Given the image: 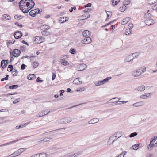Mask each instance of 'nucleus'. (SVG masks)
Listing matches in <instances>:
<instances>
[{
	"label": "nucleus",
	"instance_id": "obj_1",
	"mask_svg": "<svg viewBox=\"0 0 157 157\" xmlns=\"http://www.w3.org/2000/svg\"><path fill=\"white\" fill-rule=\"evenodd\" d=\"M21 53V51L20 50L17 49H14L12 52L10 53V54H12L14 57H17L20 55Z\"/></svg>",
	"mask_w": 157,
	"mask_h": 157
},
{
	"label": "nucleus",
	"instance_id": "obj_2",
	"mask_svg": "<svg viewBox=\"0 0 157 157\" xmlns=\"http://www.w3.org/2000/svg\"><path fill=\"white\" fill-rule=\"evenodd\" d=\"M117 137V136H114V135H112L111 136L107 142V144L110 145L111 144H113L114 142L117 139L116 138Z\"/></svg>",
	"mask_w": 157,
	"mask_h": 157
},
{
	"label": "nucleus",
	"instance_id": "obj_3",
	"mask_svg": "<svg viewBox=\"0 0 157 157\" xmlns=\"http://www.w3.org/2000/svg\"><path fill=\"white\" fill-rule=\"evenodd\" d=\"M67 55H63V57H61L59 60V62L61 63L63 65L65 66L69 64L68 62L66 61L65 59V57H67Z\"/></svg>",
	"mask_w": 157,
	"mask_h": 157
},
{
	"label": "nucleus",
	"instance_id": "obj_4",
	"mask_svg": "<svg viewBox=\"0 0 157 157\" xmlns=\"http://www.w3.org/2000/svg\"><path fill=\"white\" fill-rule=\"evenodd\" d=\"M134 59V57L133 56V54L131 53L124 59V61L125 62H128L132 61Z\"/></svg>",
	"mask_w": 157,
	"mask_h": 157
},
{
	"label": "nucleus",
	"instance_id": "obj_5",
	"mask_svg": "<svg viewBox=\"0 0 157 157\" xmlns=\"http://www.w3.org/2000/svg\"><path fill=\"white\" fill-rule=\"evenodd\" d=\"M91 42V39L90 37H85L83 39L82 42L84 44H87Z\"/></svg>",
	"mask_w": 157,
	"mask_h": 157
},
{
	"label": "nucleus",
	"instance_id": "obj_6",
	"mask_svg": "<svg viewBox=\"0 0 157 157\" xmlns=\"http://www.w3.org/2000/svg\"><path fill=\"white\" fill-rule=\"evenodd\" d=\"M144 22L148 25H150L154 24V21L152 19H147L145 20Z\"/></svg>",
	"mask_w": 157,
	"mask_h": 157
},
{
	"label": "nucleus",
	"instance_id": "obj_7",
	"mask_svg": "<svg viewBox=\"0 0 157 157\" xmlns=\"http://www.w3.org/2000/svg\"><path fill=\"white\" fill-rule=\"evenodd\" d=\"M22 36V33L21 31H17L14 33V36L15 39H19Z\"/></svg>",
	"mask_w": 157,
	"mask_h": 157
},
{
	"label": "nucleus",
	"instance_id": "obj_8",
	"mask_svg": "<svg viewBox=\"0 0 157 157\" xmlns=\"http://www.w3.org/2000/svg\"><path fill=\"white\" fill-rule=\"evenodd\" d=\"M40 36H37L33 38V43L36 44H39L42 42V41L40 40Z\"/></svg>",
	"mask_w": 157,
	"mask_h": 157
},
{
	"label": "nucleus",
	"instance_id": "obj_9",
	"mask_svg": "<svg viewBox=\"0 0 157 157\" xmlns=\"http://www.w3.org/2000/svg\"><path fill=\"white\" fill-rule=\"evenodd\" d=\"M46 112L47 111L42 110L36 116L38 117H41L44 115L48 114L50 112V111H48L47 113L45 114V112Z\"/></svg>",
	"mask_w": 157,
	"mask_h": 157
},
{
	"label": "nucleus",
	"instance_id": "obj_10",
	"mask_svg": "<svg viewBox=\"0 0 157 157\" xmlns=\"http://www.w3.org/2000/svg\"><path fill=\"white\" fill-rule=\"evenodd\" d=\"M21 153L20 152L17 150L15 151L13 153L7 157H15L20 155Z\"/></svg>",
	"mask_w": 157,
	"mask_h": 157
},
{
	"label": "nucleus",
	"instance_id": "obj_11",
	"mask_svg": "<svg viewBox=\"0 0 157 157\" xmlns=\"http://www.w3.org/2000/svg\"><path fill=\"white\" fill-rule=\"evenodd\" d=\"M82 34L84 38L89 37L90 35V33L89 31L87 30H85L83 32Z\"/></svg>",
	"mask_w": 157,
	"mask_h": 157
},
{
	"label": "nucleus",
	"instance_id": "obj_12",
	"mask_svg": "<svg viewBox=\"0 0 157 157\" xmlns=\"http://www.w3.org/2000/svg\"><path fill=\"white\" fill-rule=\"evenodd\" d=\"M67 18L68 19V17H60L59 20V23H63L67 21V20L66 19Z\"/></svg>",
	"mask_w": 157,
	"mask_h": 157
},
{
	"label": "nucleus",
	"instance_id": "obj_13",
	"mask_svg": "<svg viewBox=\"0 0 157 157\" xmlns=\"http://www.w3.org/2000/svg\"><path fill=\"white\" fill-rule=\"evenodd\" d=\"M30 8H29V7H21V9H20L22 11V12L24 13H26L28 12L30 9H31L32 8H30Z\"/></svg>",
	"mask_w": 157,
	"mask_h": 157
},
{
	"label": "nucleus",
	"instance_id": "obj_14",
	"mask_svg": "<svg viewBox=\"0 0 157 157\" xmlns=\"http://www.w3.org/2000/svg\"><path fill=\"white\" fill-rule=\"evenodd\" d=\"M145 89V87L144 85H142L139 86L135 89V90L140 91H144Z\"/></svg>",
	"mask_w": 157,
	"mask_h": 157
},
{
	"label": "nucleus",
	"instance_id": "obj_15",
	"mask_svg": "<svg viewBox=\"0 0 157 157\" xmlns=\"http://www.w3.org/2000/svg\"><path fill=\"white\" fill-rule=\"evenodd\" d=\"M63 119L64 124L68 123L71 122L72 121V118L70 117H67L63 118Z\"/></svg>",
	"mask_w": 157,
	"mask_h": 157
},
{
	"label": "nucleus",
	"instance_id": "obj_16",
	"mask_svg": "<svg viewBox=\"0 0 157 157\" xmlns=\"http://www.w3.org/2000/svg\"><path fill=\"white\" fill-rule=\"evenodd\" d=\"M99 120L97 118H94L90 120L88 122V124H95L98 122Z\"/></svg>",
	"mask_w": 157,
	"mask_h": 157
},
{
	"label": "nucleus",
	"instance_id": "obj_17",
	"mask_svg": "<svg viewBox=\"0 0 157 157\" xmlns=\"http://www.w3.org/2000/svg\"><path fill=\"white\" fill-rule=\"evenodd\" d=\"M151 95V94L150 93H146L142 95L140 97V98L142 99H146L150 95Z\"/></svg>",
	"mask_w": 157,
	"mask_h": 157
},
{
	"label": "nucleus",
	"instance_id": "obj_18",
	"mask_svg": "<svg viewBox=\"0 0 157 157\" xmlns=\"http://www.w3.org/2000/svg\"><path fill=\"white\" fill-rule=\"evenodd\" d=\"M130 18L129 17H126L121 21V24L122 25H124L127 24L130 20Z\"/></svg>",
	"mask_w": 157,
	"mask_h": 157
},
{
	"label": "nucleus",
	"instance_id": "obj_19",
	"mask_svg": "<svg viewBox=\"0 0 157 157\" xmlns=\"http://www.w3.org/2000/svg\"><path fill=\"white\" fill-rule=\"evenodd\" d=\"M19 140L17 139L16 140H13V141L9 142H8L7 143H5L4 144H3L1 145H0V147L11 144H12V143H15V142H16L18 141Z\"/></svg>",
	"mask_w": 157,
	"mask_h": 157
},
{
	"label": "nucleus",
	"instance_id": "obj_20",
	"mask_svg": "<svg viewBox=\"0 0 157 157\" xmlns=\"http://www.w3.org/2000/svg\"><path fill=\"white\" fill-rule=\"evenodd\" d=\"M144 105V102L143 101H140L134 103L133 105L134 107H139L143 105Z\"/></svg>",
	"mask_w": 157,
	"mask_h": 157
},
{
	"label": "nucleus",
	"instance_id": "obj_21",
	"mask_svg": "<svg viewBox=\"0 0 157 157\" xmlns=\"http://www.w3.org/2000/svg\"><path fill=\"white\" fill-rule=\"evenodd\" d=\"M28 2V0H21L19 3L20 8L21 9V7H23V3H26Z\"/></svg>",
	"mask_w": 157,
	"mask_h": 157
},
{
	"label": "nucleus",
	"instance_id": "obj_22",
	"mask_svg": "<svg viewBox=\"0 0 157 157\" xmlns=\"http://www.w3.org/2000/svg\"><path fill=\"white\" fill-rule=\"evenodd\" d=\"M36 78V76L34 74H30L27 76V78L29 80L33 79Z\"/></svg>",
	"mask_w": 157,
	"mask_h": 157
},
{
	"label": "nucleus",
	"instance_id": "obj_23",
	"mask_svg": "<svg viewBox=\"0 0 157 157\" xmlns=\"http://www.w3.org/2000/svg\"><path fill=\"white\" fill-rule=\"evenodd\" d=\"M150 142L151 143H153L155 142V145L157 146V136H155L153 138H152Z\"/></svg>",
	"mask_w": 157,
	"mask_h": 157
},
{
	"label": "nucleus",
	"instance_id": "obj_24",
	"mask_svg": "<svg viewBox=\"0 0 157 157\" xmlns=\"http://www.w3.org/2000/svg\"><path fill=\"white\" fill-rule=\"evenodd\" d=\"M155 145V144H154L153 143L150 142V144H149L147 147L148 150L149 151L152 150L153 149V147Z\"/></svg>",
	"mask_w": 157,
	"mask_h": 157
},
{
	"label": "nucleus",
	"instance_id": "obj_25",
	"mask_svg": "<svg viewBox=\"0 0 157 157\" xmlns=\"http://www.w3.org/2000/svg\"><path fill=\"white\" fill-rule=\"evenodd\" d=\"M49 26L46 25H43L40 26V28L43 30H48L49 29Z\"/></svg>",
	"mask_w": 157,
	"mask_h": 157
},
{
	"label": "nucleus",
	"instance_id": "obj_26",
	"mask_svg": "<svg viewBox=\"0 0 157 157\" xmlns=\"http://www.w3.org/2000/svg\"><path fill=\"white\" fill-rule=\"evenodd\" d=\"M111 77H108L106 78L105 79H104L103 80H101L102 82V83H103V84H104L105 83H107L109 81V80L111 78Z\"/></svg>",
	"mask_w": 157,
	"mask_h": 157
},
{
	"label": "nucleus",
	"instance_id": "obj_27",
	"mask_svg": "<svg viewBox=\"0 0 157 157\" xmlns=\"http://www.w3.org/2000/svg\"><path fill=\"white\" fill-rule=\"evenodd\" d=\"M47 30H43L42 31L41 33L42 35L44 36H48L50 34V33L47 31Z\"/></svg>",
	"mask_w": 157,
	"mask_h": 157
},
{
	"label": "nucleus",
	"instance_id": "obj_28",
	"mask_svg": "<svg viewBox=\"0 0 157 157\" xmlns=\"http://www.w3.org/2000/svg\"><path fill=\"white\" fill-rule=\"evenodd\" d=\"M28 2L30 3V5L31 4V5L30 6V8H33L35 5V3L32 0H28Z\"/></svg>",
	"mask_w": 157,
	"mask_h": 157
},
{
	"label": "nucleus",
	"instance_id": "obj_29",
	"mask_svg": "<svg viewBox=\"0 0 157 157\" xmlns=\"http://www.w3.org/2000/svg\"><path fill=\"white\" fill-rule=\"evenodd\" d=\"M149 12V10H148V11L144 15V17L145 18L147 17H151L152 15Z\"/></svg>",
	"mask_w": 157,
	"mask_h": 157
},
{
	"label": "nucleus",
	"instance_id": "obj_30",
	"mask_svg": "<svg viewBox=\"0 0 157 157\" xmlns=\"http://www.w3.org/2000/svg\"><path fill=\"white\" fill-rule=\"evenodd\" d=\"M56 123L59 124H64L63 118H62L57 120L56 121Z\"/></svg>",
	"mask_w": 157,
	"mask_h": 157
},
{
	"label": "nucleus",
	"instance_id": "obj_31",
	"mask_svg": "<svg viewBox=\"0 0 157 157\" xmlns=\"http://www.w3.org/2000/svg\"><path fill=\"white\" fill-rule=\"evenodd\" d=\"M80 79V78H78L75 79L73 81V83L75 84H78L79 82H80L79 81H78V79Z\"/></svg>",
	"mask_w": 157,
	"mask_h": 157
},
{
	"label": "nucleus",
	"instance_id": "obj_32",
	"mask_svg": "<svg viewBox=\"0 0 157 157\" xmlns=\"http://www.w3.org/2000/svg\"><path fill=\"white\" fill-rule=\"evenodd\" d=\"M39 63L37 62H33L32 63V65L34 68H36L38 65Z\"/></svg>",
	"mask_w": 157,
	"mask_h": 157
},
{
	"label": "nucleus",
	"instance_id": "obj_33",
	"mask_svg": "<svg viewBox=\"0 0 157 157\" xmlns=\"http://www.w3.org/2000/svg\"><path fill=\"white\" fill-rule=\"evenodd\" d=\"M126 9V6L125 5H123L121 7H120L119 10L121 12L124 11Z\"/></svg>",
	"mask_w": 157,
	"mask_h": 157
},
{
	"label": "nucleus",
	"instance_id": "obj_34",
	"mask_svg": "<svg viewBox=\"0 0 157 157\" xmlns=\"http://www.w3.org/2000/svg\"><path fill=\"white\" fill-rule=\"evenodd\" d=\"M94 84L96 86H99L103 85L101 80L95 82H94Z\"/></svg>",
	"mask_w": 157,
	"mask_h": 157
},
{
	"label": "nucleus",
	"instance_id": "obj_35",
	"mask_svg": "<svg viewBox=\"0 0 157 157\" xmlns=\"http://www.w3.org/2000/svg\"><path fill=\"white\" fill-rule=\"evenodd\" d=\"M157 2V0H147V2L149 4L152 5Z\"/></svg>",
	"mask_w": 157,
	"mask_h": 157
},
{
	"label": "nucleus",
	"instance_id": "obj_36",
	"mask_svg": "<svg viewBox=\"0 0 157 157\" xmlns=\"http://www.w3.org/2000/svg\"><path fill=\"white\" fill-rule=\"evenodd\" d=\"M120 2V0H112V4L113 5H117Z\"/></svg>",
	"mask_w": 157,
	"mask_h": 157
},
{
	"label": "nucleus",
	"instance_id": "obj_37",
	"mask_svg": "<svg viewBox=\"0 0 157 157\" xmlns=\"http://www.w3.org/2000/svg\"><path fill=\"white\" fill-rule=\"evenodd\" d=\"M19 87L18 85H14L10 86L9 87V89H16Z\"/></svg>",
	"mask_w": 157,
	"mask_h": 157
},
{
	"label": "nucleus",
	"instance_id": "obj_38",
	"mask_svg": "<svg viewBox=\"0 0 157 157\" xmlns=\"http://www.w3.org/2000/svg\"><path fill=\"white\" fill-rule=\"evenodd\" d=\"M23 16L17 14L14 16V18L16 19L19 20L23 18Z\"/></svg>",
	"mask_w": 157,
	"mask_h": 157
},
{
	"label": "nucleus",
	"instance_id": "obj_39",
	"mask_svg": "<svg viewBox=\"0 0 157 157\" xmlns=\"http://www.w3.org/2000/svg\"><path fill=\"white\" fill-rule=\"evenodd\" d=\"M105 11L106 13H107V11ZM108 13H107V17L105 20V21H106L108 20L109 19V16L110 15V16H111L112 14V13L111 12L108 11Z\"/></svg>",
	"mask_w": 157,
	"mask_h": 157
},
{
	"label": "nucleus",
	"instance_id": "obj_40",
	"mask_svg": "<svg viewBox=\"0 0 157 157\" xmlns=\"http://www.w3.org/2000/svg\"><path fill=\"white\" fill-rule=\"evenodd\" d=\"M142 73L146 71V67L144 66H143L139 69Z\"/></svg>",
	"mask_w": 157,
	"mask_h": 157
},
{
	"label": "nucleus",
	"instance_id": "obj_41",
	"mask_svg": "<svg viewBox=\"0 0 157 157\" xmlns=\"http://www.w3.org/2000/svg\"><path fill=\"white\" fill-rule=\"evenodd\" d=\"M35 11H34V10H31L29 12V15L32 17H35L36 16L35 13H34Z\"/></svg>",
	"mask_w": 157,
	"mask_h": 157
},
{
	"label": "nucleus",
	"instance_id": "obj_42",
	"mask_svg": "<svg viewBox=\"0 0 157 157\" xmlns=\"http://www.w3.org/2000/svg\"><path fill=\"white\" fill-rule=\"evenodd\" d=\"M8 68H9V69H7V71H12L13 69V65H9Z\"/></svg>",
	"mask_w": 157,
	"mask_h": 157
},
{
	"label": "nucleus",
	"instance_id": "obj_43",
	"mask_svg": "<svg viewBox=\"0 0 157 157\" xmlns=\"http://www.w3.org/2000/svg\"><path fill=\"white\" fill-rule=\"evenodd\" d=\"M137 133L136 132H134L131 133L129 135V137L130 138L133 137L137 135Z\"/></svg>",
	"mask_w": 157,
	"mask_h": 157
},
{
	"label": "nucleus",
	"instance_id": "obj_44",
	"mask_svg": "<svg viewBox=\"0 0 157 157\" xmlns=\"http://www.w3.org/2000/svg\"><path fill=\"white\" fill-rule=\"evenodd\" d=\"M3 17L5 18V19L7 20H10L11 19L10 16L6 14H4L3 15Z\"/></svg>",
	"mask_w": 157,
	"mask_h": 157
},
{
	"label": "nucleus",
	"instance_id": "obj_45",
	"mask_svg": "<svg viewBox=\"0 0 157 157\" xmlns=\"http://www.w3.org/2000/svg\"><path fill=\"white\" fill-rule=\"evenodd\" d=\"M38 157H46V155L44 153H41L38 154Z\"/></svg>",
	"mask_w": 157,
	"mask_h": 157
},
{
	"label": "nucleus",
	"instance_id": "obj_46",
	"mask_svg": "<svg viewBox=\"0 0 157 157\" xmlns=\"http://www.w3.org/2000/svg\"><path fill=\"white\" fill-rule=\"evenodd\" d=\"M140 145V144H135L132 146V147L134 150H136L138 149L139 146Z\"/></svg>",
	"mask_w": 157,
	"mask_h": 157
},
{
	"label": "nucleus",
	"instance_id": "obj_47",
	"mask_svg": "<svg viewBox=\"0 0 157 157\" xmlns=\"http://www.w3.org/2000/svg\"><path fill=\"white\" fill-rule=\"evenodd\" d=\"M72 54H75L76 53V51L75 49L74 48H71L69 51Z\"/></svg>",
	"mask_w": 157,
	"mask_h": 157
},
{
	"label": "nucleus",
	"instance_id": "obj_48",
	"mask_svg": "<svg viewBox=\"0 0 157 157\" xmlns=\"http://www.w3.org/2000/svg\"><path fill=\"white\" fill-rule=\"evenodd\" d=\"M79 67H84V68H83V69H79V70H78V71H81L85 69V68L86 67V64H82L80 65Z\"/></svg>",
	"mask_w": 157,
	"mask_h": 157
},
{
	"label": "nucleus",
	"instance_id": "obj_49",
	"mask_svg": "<svg viewBox=\"0 0 157 157\" xmlns=\"http://www.w3.org/2000/svg\"><path fill=\"white\" fill-rule=\"evenodd\" d=\"M52 138L46 137L44 138L42 141L44 142H47L52 140Z\"/></svg>",
	"mask_w": 157,
	"mask_h": 157
},
{
	"label": "nucleus",
	"instance_id": "obj_50",
	"mask_svg": "<svg viewBox=\"0 0 157 157\" xmlns=\"http://www.w3.org/2000/svg\"><path fill=\"white\" fill-rule=\"evenodd\" d=\"M9 75H6V77L4 78H1V81H3L4 80H7L8 79Z\"/></svg>",
	"mask_w": 157,
	"mask_h": 157
},
{
	"label": "nucleus",
	"instance_id": "obj_51",
	"mask_svg": "<svg viewBox=\"0 0 157 157\" xmlns=\"http://www.w3.org/2000/svg\"><path fill=\"white\" fill-rule=\"evenodd\" d=\"M85 89V88L83 87H80L79 89L77 90V92H82L84 91Z\"/></svg>",
	"mask_w": 157,
	"mask_h": 157
},
{
	"label": "nucleus",
	"instance_id": "obj_52",
	"mask_svg": "<svg viewBox=\"0 0 157 157\" xmlns=\"http://www.w3.org/2000/svg\"><path fill=\"white\" fill-rule=\"evenodd\" d=\"M119 103H118V101H117V102H116V104L117 105H121L122 104H122H124V103H126L127 102V101H119Z\"/></svg>",
	"mask_w": 157,
	"mask_h": 157
},
{
	"label": "nucleus",
	"instance_id": "obj_53",
	"mask_svg": "<svg viewBox=\"0 0 157 157\" xmlns=\"http://www.w3.org/2000/svg\"><path fill=\"white\" fill-rule=\"evenodd\" d=\"M131 54H133V56H134L135 58H137L139 56L140 54V53L139 52H136L134 53Z\"/></svg>",
	"mask_w": 157,
	"mask_h": 157
},
{
	"label": "nucleus",
	"instance_id": "obj_54",
	"mask_svg": "<svg viewBox=\"0 0 157 157\" xmlns=\"http://www.w3.org/2000/svg\"><path fill=\"white\" fill-rule=\"evenodd\" d=\"M29 123H27L25 124H21L19 125V127L20 128H22L24 127H25V126L28 124Z\"/></svg>",
	"mask_w": 157,
	"mask_h": 157
},
{
	"label": "nucleus",
	"instance_id": "obj_55",
	"mask_svg": "<svg viewBox=\"0 0 157 157\" xmlns=\"http://www.w3.org/2000/svg\"><path fill=\"white\" fill-rule=\"evenodd\" d=\"M122 133H123L122 134L121 132H116L115 134H116V135L117 136H119L118 138H119L120 137H121V135H122L124 134V133L123 132H122Z\"/></svg>",
	"mask_w": 157,
	"mask_h": 157
},
{
	"label": "nucleus",
	"instance_id": "obj_56",
	"mask_svg": "<svg viewBox=\"0 0 157 157\" xmlns=\"http://www.w3.org/2000/svg\"><path fill=\"white\" fill-rule=\"evenodd\" d=\"M146 157H154V155L152 154L147 153L146 155Z\"/></svg>",
	"mask_w": 157,
	"mask_h": 157
},
{
	"label": "nucleus",
	"instance_id": "obj_57",
	"mask_svg": "<svg viewBox=\"0 0 157 157\" xmlns=\"http://www.w3.org/2000/svg\"><path fill=\"white\" fill-rule=\"evenodd\" d=\"M26 150V148H21L18 150L19 152H20L21 154L25 151Z\"/></svg>",
	"mask_w": 157,
	"mask_h": 157
},
{
	"label": "nucleus",
	"instance_id": "obj_58",
	"mask_svg": "<svg viewBox=\"0 0 157 157\" xmlns=\"http://www.w3.org/2000/svg\"><path fill=\"white\" fill-rule=\"evenodd\" d=\"M29 6H30V3H28L27 2H26V3H23V7H25H25H28Z\"/></svg>",
	"mask_w": 157,
	"mask_h": 157
},
{
	"label": "nucleus",
	"instance_id": "obj_59",
	"mask_svg": "<svg viewBox=\"0 0 157 157\" xmlns=\"http://www.w3.org/2000/svg\"><path fill=\"white\" fill-rule=\"evenodd\" d=\"M75 154L73 155H64V157H75Z\"/></svg>",
	"mask_w": 157,
	"mask_h": 157
},
{
	"label": "nucleus",
	"instance_id": "obj_60",
	"mask_svg": "<svg viewBox=\"0 0 157 157\" xmlns=\"http://www.w3.org/2000/svg\"><path fill=\"white\" fill-rule=\"evenodd\" d=\"M15 72L14 73H13V76H17V74L18 72V71H17V70H15V71H13V72Z\"/></svg>",
	"mask_w": 157,
	"mask_h": 157
},
{
	"label": "nucleus",
	"instance_id": "obj_61",
	"mask_svg": "<svg viewBox=\"0 0 157 157\" xmlns=\"http://www.w3.org/2000/svg\"><path fill=\"white\" fill-rule=\"evenodd\" d=\"M6 60V61L5 63H4L3 66V67H2V68H6L7 65L8 63V60Z\"/></svg>",
	"mask_w": 157,
	"mask_h": 157
},
{
	"label": "nucleus",
	"instance_id": "obj_62",
	"mask_svg": "<svg viewBox=\"0 0 157 157\" xmlns=\"http://www.w3.org/2000/svg\"><path fill=\"white\" fill-rule=\"evenodd\" d=\"M130 29H126L125 33L126 35H129L130 34Z\"/></svg>",
	"mask_w": 157,
	"mask_h": 157
},
{
	"label": "nucleus",
	"instance_id": "obj_63",
	"mask_svg": "<svg viewBox=\"0 0 157 157\" xmlns=\"http://www.w3.org/2000/svg\"><path fill=\"white\" fill-rule=\"evenodd\" d=\"M20 101V98H18L17 99L13 101V104H16L17 103L19 102Z\"/></svg>",
	"mask_w": 157,
	"mask_h": 157
},
{
	"label": "nucleus",
	"instance_id": "obj_64",
	"mask_svg": "<svg viewBox=\"0 0 157 157\" xmlns=\"http://www.w3.org/2000/svg\"><path fill=\"white\" fill-rule=\"evenodd\" d=\"M136 72L137 73V75L138 76L141 75L142 74V72H141L139 69L137 70Z\"/></svg>",
	"mask_w": 157,
	"mask_h": 157
}]
</instances>
